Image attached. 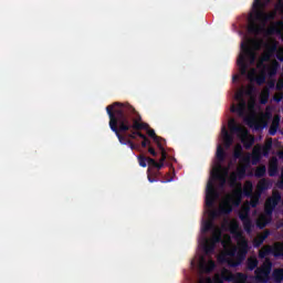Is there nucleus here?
Returning a JSON list of instances; mask_svg holds the SVG:
<instances>
[{
  "label": "nucleus",
  "instance_id": "f257e3e1",
  "mask_svg": "<svg viewBox=\"0 0 283 283\" xmlns=\"http://www.w3.org/2000/svg\"><path fill=\"white\" fill-rule=\"evenodd\" d=\"M106 114L109 118V129L120 145H128L132 151L140 149V145L134 144L133 139L127 137V134L135 129H149V124L143 122L140 113L128 103L114 102L106 107Z\"/></svg>",
  "mask_w": 283,
  "mask_h": 283
},
{
  "label": "nucleus",
  "instance_id": "f03ea898",
  "mask_svg": "<svg viewBox=\"0 0 283 283\" xmlns=\"http://www.w3.org/2000/svg\"><path fill=\"white\" fill-rule=\"evenodd\" d=\"M271 1L269 0H254L252 4V13L250 14V22L248 25L249 34H262L264 32V28H266V23L269 21H273L276 17L275 11L264 12L266 6H269Z\"/></svg>",
  "mask_w": 283,
  "mask_h": 283
},
{
  "label": "nucleus",
  "instance_id": "7ed1b4c3",
  "mask_svg": "<svg viewBox=\"0 0 283 283\" xmlns=\"http://www.w3.org/2000/svg\"><path fill=\"white\" fill-rule=\"evenodd\" d=\"M254 48H260V44L254 40H248L245 42H241V54L237 60V65L239 66V72L241 76H247L249 72V65H253L255 63V50Z\"/></svg>",
  "mask_w": 283,
  "mask_h": 283
},
{
  "label": "nucleus",
  "instance_id": "20e7f679",
  "mask_svg": "<svg viewBox=\"0 0 283 283\" xmlns=\"http://www.w3.org/2000/svg\"><path fill=\"white\" fill-rule=\"evenodd\" d=\"M228 127L231 134H238L245 149H251V147H253L255 137L249 135V130L245 127L240 126L233 118L229 120Z\"/></svg>",
  "mask_w": 283,
  "mask_h": 283
},
{
  "label": "nucleus",
  "instance_id": "39448f33",
  "mask_svg": "<svg viewBox=\"0 0 283 283\" xmlns=\"http://www.w3.org/2000/svg\"><path fill=\"white\" fill-rule=\"evenodd\" d=\"M242 202V185H239V188L235 189L232 195H229L227 199L220 206V211L223 216H229L233 212V207H240Z\"/></svg>",
  "mask_w": 283,
  "mask_h": 283
},
{
  "label": "nucleus",
  "instance_id": "423d86ee",
  "mask_svg": "<svg viewBox=\"0 0 283 283\" xmlns=\"http://www.w3.org/2000/svg\"><path fill=\"white\" fill-rule=\"evenodd\" d=\"M237 238H239L238 240L239 251L237 252V260L228 261L229 266H232V269H235V266H240V264L244 262V258H247V253H249V241L244 237H242V233H238Z\"/></svg>",
  "mask_w": 283,
  "mask_h": 283
},
{
  "label": "nucleus",
  "instance_id": "0eeeda50",
  "mask_svg": "<svg viewBox=\"0 0 283 283\" xmlns=\"http://www.w3.org/2000/svg\"><path fill=\"white\" fill-rule=\"evenodd\" d=\"M272 269L273 263L270 260H266L260 268H256L254 271L256 282H269Z\"/></svg>",
  "mask_w": 283,
  "mask_h": 283
},
{
  "label": "nucleus",
  "instance_id": "6e6552de",
  "mask_svg": "<svg viewBox=\"0 0 283 283\" xmlns=\"http://www.w3.org/2000/svg\"><path fill=\"white\" fill-rule=\"evenodd\" d=\"M218 190L216 189V185L213 180H209L206 188V207L211 209L213 205H216V200L219 198Z\"/></svg>",
  "mask_w": 283,
  "mask_h": 283
},
{
  "label": "nucleus",
  "instance_id": "1a4fd4ad",
  "mask_svg": "<svg viewBox=\"0 0 283 283\" xmlns=\"http://www.w3.org/2000/svg\"><path fill=\"white\" fill-rule=\"evenodd\" d=\"M227 176H229V170L223 169L222 165L219 164L218 167L213 169L212 178L213 180H218L221 189H224L227 185Z\"/></svg>",
  "mask_w": 283,
  "mask_h": 283
},
{
  "label": "nucleus",
  "instance_id": "9d476101",
  "mask_svg": "<svg viewBox=\"0 0 283 283\" xmlns=\"http://www.w3.org/2000/svg\"><path fill=\"white\" fill-rule=\"evenodd\" d=\"M222 280H224V282H234V283H244L247 282V274L242 273V272H238L237 274H233L231 272H222L221 275Z\"/></svg>",
  "mask_w": 283,
  "mask_h": 283
},
{
  "label": "nucleus",
  "instance_id": "9b49d317",
  "mask_svg": "<svg viewBox=\"0 0 283 283\" xmlns=\"http://www.w3.org/2000/svg\"><path fill=\"white\" fill-rule=\"evenodd\" d=\"M127 138H132L133 140H137V138H142L143 149L151 146V140L147 138V135L143 134V129H135V132L127 133Z\"/></svg>",
  "mask_w": 283,
  "mask_h": 283
},
{
  "label": "nucleus",
  "instance_id": "f8f14e48",
  "mask_svg": "<svg viewBox=\"0 0 283 283\" xmlns=\"http://www.w3.org/2000/svg\"><path fill=\"white\" fill-rule=\"evenodd\" d=\"M237 101H240L239 104L235 106L232 104L231 112L233 114H238L239 116H244L247 113V101L242 97V93L237 94Z\"/></svg>",
  "mask_w": 283,
  "mask_h": 283
},
{
  "label": "nucleus",
  "instance_id": "ddd939ff",
  "mask_svg": "<svg viewBox=\"0 0 283 283\" xmlns=\"http://www.w3.org/2000/svg\"><path fill=\"white\" fill-rule=\"evenodd\" d=\"M239 218L243 224L244 231H247V233H251V231H253V222L251 221L249 213H240Z\"/></svg>",
  "mask_w": 283,
  "mask_h": 283
},
{
  "label": "nucleus",
  "instance_id": "4468645a",
  "mask_svg": "<svg viewBox=\"0 0 283 283\" xmlns=\"http://www.w3.org/2000/svg\"><path fill=\"white\" fill-rule=\"evenodd\" d=\"M282 201V195L280 192H273L272 197L268 198L265 201V207L275 209L277 205Z\"/></svg>",
  "mask_w": 283,
  "mask_h": 283
},
{
  "label": "nucleus",
  "instance_id": "2eb2a0df",
  "mask_svg": "<svg viewBox=\"0 0 283 283\" xmlns=\"http://www.w3.org/2000/svg\"><path fill=\"white\" fill-rule=\"evenodd\" d=\"M268 174H269L270 178H275V176H277V174H279L277 158L273 157L270 160L269 167H268Z\"/></svg>",
  "mask_w": 283,
  "mask_h": 283
},
{
  "label": "nucleus",
  "instance_id": "dca6fc26",
  "mask_svg": "<svg viewBox=\"0 0 283 283\" xmlns=\"http://www.w3.org/2000/svg\"><path fill=\"white\" fill-rule=\"evenodd\" d=\"M283 22L281 20L272 23L266 30L268 34H282Z\"/></svg>",
  "mask_w": 283,
  "mask_h": 283
},
{
  "label": "nucleus",
  "instance_id": "f3484780",
  "mask_svg": "<svg viewBox=\"0 0 283 283\" xmlns=\"http://www.w3.org/2000/svg\"><path fill=\"white\" fill-rule=\"evenodd\" d=\"M221 133L223 136V145H224L226 149H229V147H231L233 145V136H231V134H229V130H227L226 127L222 128Z\"/></svg>",
  "mask_w": 283,
  "mask_h": 283
},
{
  "label": "nucleus",
  "instance_id": "a211bd4d",
  "mask_svg": "<svg viewBox=\"0 0 283 283\" xmlns=\"http://www.w3.org/2000/svg\"><path fill=\"white\" fill-rule=\"evenodd\" d=\"M144 132H147V135L149 136V138H153L154 143H156V145H163V140L165 143V139L158 135H156V130L149 128L148 125V129H144Z\"/></svg>",
  "mask_w": 283,
  "mask_h": 283
},
{
  "label": "nucleus",
  "instance_id": "6ab92c4d",
  "mask_svg": "<svg viewBox=\"0 0 283 283\" xmlns=\"http://www.w3.org/2000/svg\"><path fill=\"white\" fill-rule=\"evenodd\" d=\"M271 180L263 178L258 182L256 189L258 191H260V193H263V191H268V189H271Z\"/></svg>",
  "mask_w": 283,
  "mask_h": 283
},
{
  "label": "nucleus",
  "instance_id": "aec40b11",
  "mask_svg": "<svg viewBox=\"0 0 283 283\" xmlns=\"http://www.w3.org/2000/svg\"><path fill=\"white\" fill-rule=\"evenodd\" d=\"M252 165H258V163H260V160H262V148L261 147H254L252 150Z\"/></svg>",
  "mask_w": 283,
  "mask_h": 283
},
{
  "label": "nucleus",
  "instance_id": "412c9836",
  "mask_svg": "<svg viewBox=\"0 0 283 283\" xmlns=\"http://www.w3.org/2000/svg\"><path fill=\"white\" fill-rule=\"evenodd\" d=\"M280 129V117H275L269 128L270 136H275Z\"/></svg>",
  "mask_w": 283,
  "mask_h": 283
},
{
  "label": "nucleus",
  "instance_id": "4be33fe9",
  "mask_svg": "<svg viewBox=\"0 0 283 283\" xmlns=\"http://www.w3.org/2000/svg\"><path fill=\"white\" fill-rule=\"evenodd\" d=\"M200 269L203 273H211L216 269V261L210 260L208 263H202Z\"/></svg>",
  "mask_w": 283,
  "mask_h": 283
},
{
  "label": "nucleus",
  "instance_id": "5701e85b",
  "mask_svg": "<svg viewBox=\"0 0 283 283\" xmlns=\"http://www.w3.org/2000/svg\"><path fill=\"white\" fill-rule=\"evenodd\" d=\"M260 264V261H258V258L250 256L247 260V269L248 271H255V268Z\"/></svg>",
  "mask_w": 283,
  "mask_h": 283
},
{
  "label": "nucleus",
  "instance_id": "b1692460",
  "mask_svg": "<svg viewBox=\"0 0 283 283\" xmlns=\"http://www.w3.org/2000/svg\"><path fill=\"white\" fill-rule=\"evenodd\" d=\"M209 241L212 242V244H219V242H222V231H220V228H217L213 231L212 238Z\"/></svg>",
  "mask_w": 283,
  "mask_h": 283
},
{
  "label": "nucleus",
  "instance_id": "393cba45",
  "mask_svg": "<svg viewBox=\"0 0 283 283\" xmlns=\"http://www.w3.org/2000/svg\"><path fill=\"white\" fill-rule=\"evenodd\" d=\"M270 222H271V218L262 214L259 217L256 227H259V229H265L266 224H269Z\"/></svg>",
  "mask_w": 283,
  "mask_h": 283
},
{
  "label": "nucleus",
  "instance_id": "a878e982",
  "mask_svg": "<svg viewBox=\"0 0 283 283\" xmlns=\"http://www.w3.org/2000/svg\"><path fill=\"white\" fill-rule=\"evenodd\" d=\"M148 166L154 167L155 169H157V171H159L160 169H163L165 167V163L156 161V159H154V158H148Z\"/></svg>",
  "mask_w": 283,
  "mask_h": 283
},
{
  "label": "nucleus",
  "instance_id": "bb28decb",
  "mask_svg": "<svg viewBox=\"0 0 283 283\" xmlns=\"http://www.w3.org/2000/svg\"><path fill=\"white\" fill-rule=\"evenodd\" d=\"M272 279L276 283L283 282V269H275L272 273Z\"/></svg>",
  "mask_w": 283,
  "mask_h": 283
},
{
  "label": "nucleus",
  "instance_id": "cd10ccee",
  "mask_svg": "<svg viewBox=\"0 0 283 283\" xmlns=\"http://www.w3.org/2000/svg\"><path fill=\"white\" fill-rule=\"evenodd\" d=\"M216 156L219 163H224V159L227 158V153H224V148H222V146L217 147Z\"/></svg>",
  "mask_w": 283,
  "mask_h": 283
},
{
  "label": "nucleus",
  "instance_id": "c85d7f7f",
  "mask_svg": "<svg viewBox=\"0 0 283 283\" xmlns=\"http://www.w3.org/2000/svg\"><path fill=\"white\" fill-rule=\"evenodd\" d=\"M243 193L247 198H251L253 196V184L251 181H247Z\"/></svg>",
  "mask_w": 283,
  "mask_h": 283
},
{
  "label": "nucleus",
  "instance_id": "c756f323",
  "mask_svg": "<svg viewBox=\"0 0 283 283\" xmlns=\"http://www.w3.org/2000/svg\"><path fill=\"white\" fill-rule=\"evenodd\" d=\"M216 224L213 221H206L202 226V233H208V231H216Z\"/></svg>",
  "mask_w": 283,
  "mask_h": 283
},
{
  "label": "nucleus",
  "instance_id": "7c9ffc66",
  "mask_svg": "<svg viewBox=\"0 0 283 283\" xmlns=\"http://www.w3.org/2000/svg\"><path fill=\"white\" fill-rule=\"evenodd\" d=\"M277 67H280V63H277V61H274L272 65L268 66L269 76H275V74H277Z\"/></svg>",
  "mask_w": 283,
  "mask_h": 283
},
{
  "label": "nucleus",
  "instance_id": "2f4dec72",
  "mask_svg": "<svg viewBox=\"0 0 283 283\" xmlns=\"http://www.w3.org/2000/svg\"><path fill=\"white\" fill-rule=\"evenodd\" d=\"M255 178H264L266 176V166H259L254 171Z\"/></svg>",
  "mask_w": 283,
  "mask_h": 283
},
{
  "label": "nucleus",
  "instance_id": "473e14b6",
  "mask_svg": "<svg viewBox=\"0 0 283 283\" xmlns=\"http://www.w3.org/2000/svg\"><path fill=\"white\" fill-rule=\"evenodd\" d=\"M203 249L207 254L213 253L216 251V243L211 242L210 240H206Z\"/></svg>",
  "mask_w": 283,
  "mask_h": 283
},
{
  "label": "nucleus",
  "instance_id": "72a5a7b5",
  "mask_svg": "<svg viewBox=\"0 0 283 283\" xmlns=\"http://www.w3.org/2000/svg\"><path fill=\"white\" fill-rule=\"evenodd\" d=\"M149 158L150 157H146L145 155L137 156L139 167H147V165H149Z\"/></svg>",
  "mask_w": 283,
  "mask_h": 283
},
{
  "label": "nucleus",
  "instance_id": "f704fd0d",
  "mask_svg": "<svg viewBox=\"0 0 283 283\" xmlns=\"http://www.w3.org/2000/svg\"><path fill=\"white\" fill-rule=\"evenodd\" d=\"M269 96H270L269 90L262 91L261 99H260L261 105H266L269 103Z\"/></svg>",
  "mask_w": 283,
  "mask_h": 283
},
{
  "label": "nucleus",
  "instance_id": "c9c22d12",
  "mask_svg": "<svg viewBox=\"0 0 283 283\" xmlns=\"http://www.w3.org/2000/svg\"><path fill=\"white\" fill-rule=\"evenodd\" d=\"M240 160H241L243 167H249L251 165V154L248 153L245 155H242Z\"/></svg>",
  "mask_w": 283,
  "mask_h": 283
},
{
  "label": "nucleus",
  "instance_id": "e433bc0d",
  "mask_svg": "<svg viewBox=\"0 0 283 283\" xmlns=\"http://www.w3.org/2000/svg\"><path fill=\"white\" fill-rule=\"evenodd\" d=\"M158 149L159 151H161V157L159 159L160 163H165V160H167V150H165V146H163V144H158Z\"/></svg>",
  "mask_w": 283,
  "mask_h": 283
},
{
  "label": "nucleus",
  "instance_id": "4c0bfd02",
  "mask_svg": "<svg viewBox=\"0 0 283 283\" xmlns=\"http://www.w3.org/2000/svg\"><path fill=\"white\" fill-rule=\"evenodd\" d=\"M242 156H243L242 146H241V145H238V146L234 148L233 157H234L235 159H241Z\"/></svg>",
  "mask_w": 283,
  "mask_h": 283
},
{
  "label": "nucleus",
  "instance_id": "58836bf2",
  "mask_svg": "<svg viewBox=\"0 0 283 283\" xmlns=\"http://www.w3.org/2000/svg\"><path fill=\"white\" fill-rule=\"evenodd\" d=\"M230 187H235L238 185V174L232 172L229 177Z\"/></svg>",
  "mask_w": 283,
  "mask_h": 283
},
{
  "label": "nucleus",
  "instance_id": "ea45409f",
  "mask_svg": "<svg viewBox=\"0 0 283 283\" xmlns=\"http://www.w3.org/2000/svg\"><path fill=\"white\" fill-rule=\"evenodd\" d=\"M258 205H260V195L255 196V197H251L250 200V206L252 207V209H255V207H258Z\"/></svg>",
  "mask_w": 283,
  "mask_h": 283
},
{
  "label": "nucleus",
  "instance_id": "a19ab883",
  "mask_svg": "<svg viewBox=\"0 0 283 283\" xmlns=\"http://www.w3.org/2000/svg\"><path fill=\"white\" fill-rule=\"evenodd\" d=\"M255 81H256V85H264V83H266V75L262 73L261 75H258L255 77Z\"/></svg>",
  "mask_w": 283,
  "mask_h": 283
},
{
  "label": "nucleus",
  "instance_id": "79ce46f5",
  "mask_svg": "<svg viewBox=\"0 0 283 283\" xmlns=\"http://www.w3.org/2000/svg\"><path fill=\"white\" fill-rule=\"evenodd\" d=\"M272 143L270 142L266 146L262 148L261 156H269V153L271 151Z\"/></svg>",
  "mask_w": 283,
  "mask_h": 283
},
{
  "label": "nucleus",
  "instance_id": "37998d69",
  "mask_svg": "<svg viewBox=\"0 0 283 283\" xmlns=\"http://www.w3.org/2000/svg\"><path fill=\"white\" fill-rule=\"evenodd\" d=\"M273 211H275V208H271L269 206H264V213L263 216H266V218H272Z\"/></svg>",
  "mask_w": 283,
  "mask_h": 283
},
{
  "label": "nucleus",
  "instance_id": "c03bdc74",
  "mask_svg": "<svg viewBox=\"0 0 283 283\" xmlns=\"http://www.w3.org/2000/svg\"><path fill=\"white\" fill-rule=\"evenodd\" d=\"M261 244H264V240L259 235L253 240V247L254 249H260Z\"/></svg>",
  "mask_w": 283,
  "mask_h": 283
},
{
  "label": "nucleus",
  "instance_id": "a18cd8bd",
  "mask_svg": "<svg viewBox=\"0 0 283 283\" xmlns=\"http://www.w3.org/2000/svg\"><path fill=\"white\" fill-rule=\"evenodd\" d=\"M220 216H223V213L220 211V208L219 210H212L210 212L211 220H216V218H220Z\"/></svg>",
  "mask_w": 283,
  "mask_h": 283
},
{
  "label": "nucleus",
  "instance_id": "49530a36",
  "mask_svg": "<svg viewBox=\"0 0 283 283\" xmlns=\"http://www.w3.org/2000/svg\"><path fill=\"white\" fill-rule=\"evenodd\" d=\"M238 176L241 179L247 176V166H241L240 168H238Z\"/></svg>",
  "mask_w": 283,
  "mask_h": 283
},
{
  "label": "nucleus",
  "instance_id": "de8ad7c7",
  "mask_svg": "<svg viewBox=\"0 0 283 283\" xmlns=\"http://www.w3.org/2000/svg\"><path fill=\"white\" fill-rule=\"evenodd\" d=\"M268 54H270V56H273V54H275V52H277V45L273 44L270 48H268V50L265 51Z\"/></svg>",
  "mask_w": 283,
  "mask_h": 283
},
{
  "label": "nucleus",
  "instance_id": "09e8293b",
  "mask_svg": "<svg viewBox=\"0 0 283 283\" xmlns=\"http://www.w3.org/2000/svg\"><path fill=\"white\" fill-rule=\"evenodd\" d=\"M261 61L269 63V61H271V54H268V52L265 51L262 56L260 57Z\"/></svg>",
  "mask_w": 283,
  "mask_h": 283
},
{
  "label": "nucleus",
  "instance_id": "8fccbe9b",
  "mask_svg": "<svg viewBox=\"0 0 283 283\" xmlns=\"http://www.w3.org/2000/svg\"><path fill=\"white\" fill-rule=\"evenodd\" d=\"M276 187L279 189H283V167L281 169V176H280V180L276 182Z\"/></svg>",
  "mask_w": 283,
  "mask_h": 283
},
{
  "label": "nucleus",
  "instance_id": "3c124183",
  "mask_svg": "<svg viewBox=\"0 0 283 283\" xmlns=\"http://www.w3.org/2000/svg\"><path fill=\"white\" fill-rule=\"evenodd\" d=\"M265 62L264 61H262L261 59H259V61H258V64H256V67L259 69V70H266V64H264Z\"/></svg>",
  "mask_w": 283,
  "mask_h": 283
},
{
  "label": "nucleus",
  "instance_id": "603ef678",
  "mask_svg": "<svg viewBox=\"0 0 283 283\" xmlns=\"http://www.w3.org/2000/svg\"><path fill=\"white\" fill-rule=\"evenodd\" d=\"M275 90H277V92H282L283 90V78H279Z\"/></svg>",
  "mask_w": 283,
  "mask_h": 283
},
{
  "label": "nucleus",
  "instance_id": "864d4df0",
  "mask_svg": "<svg viewBox=\"0 0 283 283\" xmlns=\"http://www.w3.org/2000/svg\"><path fill=\"white\" fill-rule=\"evenodd\" d=\"M235 253H238V248H232L228 251L230 258H235Z\"/></svg>",
  "mask_w": 283,
  "mask_h": 283
},
{
  "label": "nucleus",
  "instance_id": "5fc2aeb1",
  "mask_svg": "<svg viewBox=\"0 0 283 283\" xmlns=\"http://www.w3.org/2000/svg\"><path fill=\"white\" fill-rule=\"evenodd\" d=\"M276 59L277 61H283V49H280L279 51H276Z\"/></svg>",
  "mask_w": 283,
  "mask_h": 283
},
{
  "label": "nucleus",
  "instance_id": "6e6d98bb",
  "mask_svg": "<svg viewBox=\"0 0 283 283\" xmlns=\"http://www.w3.org/2000/svg\"><path fill=\"white\" fill-rule=\"evenodd\" d=\"M282 99H283V94L282 93L274 95L275 103H282Z\"/></svg>",
  "mask_w": 283,
  "mask_h": 283
},
{
  "label": "nucleus",
  "instance_id": "4d7b16f0",
  "mask_svg": "<svg viewBox=\"0 0 283 283\" xmlns=\"http://www.w3.org/2000/svg\"><path fill=\"white\" fill-rule=\"evenodd\" d=\"M148 153L151 154L155 158L158 156V153H156V149H154L151 146L148 147Z\"/></svg>",
  "mask_w": 283,
  "mask_h": 283
},
{
  "label": "nucleus",
  "instance_id": "13d9d810",
  "mask_svg": "<svg viewBox=\"0 0 283 283\" xmlns=\"http://www.w3.org/2000/svg\"><path fill=\"white\" fill-rule=\"evenodd\" d=\"M269 235H271V231L265 230L264 233H262L260 237H261L263 240H266V238H269Z\"/></svg>",
  "mask_w": 283,
  "mask_h": 283
},
{
  "label": "nucleus",
  "instance_id": "bf43d9fd",
  "mask_svg": "<svg viewBox=\"0 0 283 283\" xmlns=\"http://www.w3.org/2000/svg\"><path fill=\"white\" fill-rule=\"evenodd\" d=\"M269 235H271V231L265 230L264 233H262L260 237H261L263 240H266V238H269Z\"/></svg>",
  "mask_w": 283,
  "mask_h": 283
},
{
  "label": "nucleus",
  "instance_id": "052dcab7",
  "mask_svg": "<svg viewBox=\"0 0 283 283\" xmlns=\"http://www.w3.org/2000/svg\"><path fill=\"white\" fill-rule=\"evenodd\" d=\"M148 181H149V182H158V179L153 178L151 175H148Z\"/></svg>",
  "mask_w": 283,
  "mask_h": 283
},
{
  "label": "nucleus",
  "instance_id": "680f3d73",
  "mask_svg": "<svg viewBox=\"0 0 283 283\" xmlns=\"http://www.w3.org/2000/svg\"><path fill=\"white\" fill-rule=\"evenodd\" d=\"M277 156L281 160H283V149L281 151L277 153Z\"/></svg>",
  "mask_w": 283,
  "mask_h": 283
},
{
  "label": "nucleus",
  "instance_id": "e2e57ef3",
  "mask_svg": "<svg viewBox=\"0 0 283 283\" xmlns=\"http://www.w3.org/2000/svg\"><path fill=\"white\" fill-rule=\"evenodd\" d=\"M240 78V75H233L232 81H238Z\"/></svg>",
  "mask_w": 283,
  "mask_h": 283
},
{
  "label": "nucleus",
  "instance_id": "0e129e2a",
  "mask_svg": "<svg viewBox=\"0 0 283 283\" xmlns=\"http://www.w3.org/2000/svg\"><path fill=\"white\" fill-rule=\"evenodd\" d=\"M217 283H224V279H222V276H221V279L217 280Z\"/></svg>",
  "mask_w": 283,
  "mask_h": 283
},
{
  "label": "nucleus",
  "instance_id": "69168bd1",
  "mask_svg": "<svg viewBox=\"0 0 283 283\" xmlns=\"http://www.w3.org/2000/svg\"><path fill=\"white\" fill-rule=\"evenodd\" d=\"M270 87H275V83H271V84H270Z\"/></svg>",
  "mask_w": 283,
  "mask_h": 283
},
{
  "label": "nucleus",
  "instance_id": "338daca9",
  "mask_svg": "<svg viewBox=\"0 0 283 283\" xmlns=\"http://www.w3.org/2000/svg\"><path fill=\"white\" fill-rule=\"evenodd\" d=\"M158 174H160V172H155L154 176H158Z\"/></svg>",
  "mask_w": 283,
  "mask_h": 283
},
{
  "label": "nucleus",
  "instance_id": "774afa93",
  "mask_svg": "<svg viewBox=\"0 0 283 283\" xmlns=\"http://www.w3.org/2000/svg\"><path fill=\"white\" fill-rule=\"evenodd\" d=\"M268 1H271V0H268Z\"/></svg>",
  "mask_w": 283,
  "mask_h": 283
}]
</instances>
